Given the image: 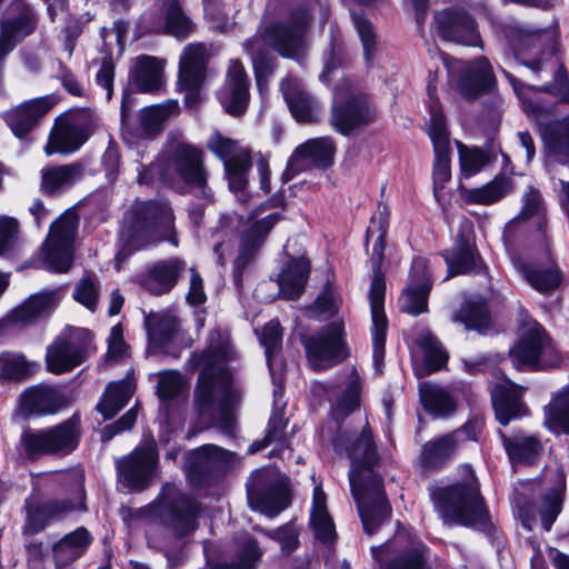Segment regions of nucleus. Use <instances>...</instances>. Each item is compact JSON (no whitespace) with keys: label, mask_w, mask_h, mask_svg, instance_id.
Instances as JSON below:
<instances>
[{"label":"nucleus","mask_w":569,"mask_h":569,"mask_svg":"<svg viewBox=\"0 0 569 569\" xmlns=\"http://www.w3.org/2000/svg\"><path fill=\"white\" fill-rule=\"evenodd\" d=\"M229 340L220 331H213L201 362L194 405L200 416L208 417L214 425L229 430L233 423L232 410L239 401V391L223 361L231 357Z\"/></svg>","instance_id":"obj_1"},{"label":"nucleus","mask_w":569,"mask_h":569,"mask_svg":"<svg viewBox=\"0 0 569 569\" xmlns=\"http://www.w3.org/2000/svg\"><path fill=\"white\" fill-rule=\"evenodd\" d=\"M349 457L351 459V470L349 472L351 491L357 500L365 531L372 533L389 515L390 508L379 479L373 478L368 485L361 483L362 472L371 473L370 468L377 460L372 436L369 430L362 431L360 438L349 451Z\"/></svg>","instance_id":"obj_2"},{"label":"nucleus","mask_w":569,"mask_h":569,"mask_svg":"<svg viewBox=\"0 0 569 569\" xmlns=\"http://www.w3.org/2000/svg\"><path fill=\"white\" fill-rule=\"evenodd\" d=\"M310 17L307 11H297L286 23L272 26L263 34H257L243 43L244 50L252 57L257 84L260 89L272 66L267 59V47L272 46L281 56L299 58L307 44V27Z\"/></svg>","instance_id":"obj_3"},{"label":"nucleus","mask_w":569,"mask_h":569,"mask_svg":"<svg viewBox=\"0 0 569 569\" xmlns=\"http://www.w3.org/2000/svg\"><path fill=\"white\" fill-rule=\"evenodd\" d=\"M122 249L116 257V267L120 269L132 252L146 249L162 240L173 246L178 241L173 234L172 210L166 203H141L126 217V224L121 233Z\"/></svg>","instance_id":"obj_4"},{"label":"nucleus","mask_w":569,"mask_h":569,"mask_svg":"<svg viewBox=\"0 0 569 569\" xmlns=\"http://www.w3.org/2000/svg\"><path fill=\"white\" fill-rule=\"evenodd\" d=\"M467 470L470 472V478L466 483L438 489L432 497L437 509L446 521L473 526L483 522L487 512L477 481L469 467Z\"/></svg>","instance_id":"obj_5"},{"label":"nucleus","mask_w":569,"mask_h":569,"mask_svg":"<svg viewBox=\"0 0 569 569\" xmlns=\"http://www.w3.org/2000/svg\"><path fill=\"white\" fill-rule=\"evenodd\" d=\"M79 439V421L71 418L53 427L23 431L20 448L28 458L42 455H68L78 447Z\"/></svg>","instance_id":"obj_6"},{"label":"nucleus","mask_w":569,"mask_h":569,"mask_svg":"<svg viewBox=\"0 0 569 569\" xmlns=\"http://www.w3.org/2000/svg\"><path fill=\"white\" fill-rule=\"evenodd\" d=\"M512 365L519 370L545 369L558 362L543 328L535 320L520 328L519 339L509 352Z\"/></svg>","instance_id":"obj_7"},{"label":"nucleus","mask_w":569,"mask_h":569,"mask_svg":"<svg viewBox=\"0 0 569 569\" xmlns=\"http://www.w3.org/2000/svg\"><path fill=\"white\" fill-rule=\"evenodd\" d=\"M307 359L315 370L329 369L348 355V347L343 337V325L333 322L303 339Z\"/></svg>","instance_id":"obj_8"},{"label":"nucleus","mask_w":569,"mask_h":569,"mask_svg":"<svg viewBox=\"0 0 569 569\" xmlns=\"http://www.w3.org/2000/svg\"><path fill=\"white\" fill-rule=\"evenodd\" d=\"M77 227L78 217L72 211H66L52 222L42 249L48 269L66 272L70 268Z\"/></svg>","instance_id":"obj_9"},{"label":"nucleus","mask_w":569,"mask_h":569,"mask_svg":"<svg viewBox=\"0 0 569 569\" xmlns=\"http://www.w3.org/2000/svg\"><path fill=\"white\" fill-rule=\"evenodd\" d=\"M94 123V114L84 109L70 111L58 118L46 147L47 154L76 151L88 139Z\"/></svg>","instance_id":"obj_10"},{"label":"nucleus","mask_w":569,"mask_h":569,"mask_svg":"<svg viewBox=\"0 0 569 569\" xmlns=\"http://www.w3.org/2000/svg\"><path fill=\"white\" fill-rule=\"evenodd\" d=\"M270 470H257L248 483L250 507L268 517H273L287 508V483Z\"/></svg>","instance_id":"obj_11"},{"label":"nucleus","mask_w":569,"mask_h":569,"mask_svg":"<svg viewBox=\"0 0 569 569\" xmlns=\"http://www.w3.org/2000/svg\"><path fill=\"white\" fill-rule=\"evenodd\" d=\"M37 26L34 11L22 0H14L9 7V17L0 22V92L3 91L6 57L31 34Z\"/></svg>","instance_id":"obj_12"},{"label":"nucleus","mask_w":569,"mask_h":569,"mask_svg":"<svg viewBox=\"0 0 569 569\" xmlns=\"http://www.w3.org/2000/svg\"><path fill=\"white\" fill-rule=\"evenodd\" d=\"M89 340L90 332L86 329L64 331L47 349L46 363L49 371L59 375L79 366Z\"/></svg>","instance_id":"obj_13"},{"label":"nucleus","mask_w":569,"mask_h":569,"mask_svg":"<svg viewBox=\"0 0 569 569\" xmlns=\"http://www.w3.org/2000/svg\"><path fill=\"white\" fill-rule=\"evenodd\" d=\"M208 148L223 160L230 189L233 192L242 191L247 184L246 172L250 167L248 150L220 133L210 137Z\"/></svg>","instance_id":"obj_14"},{"label":"nucleus","mask_w":569,"mask_h":569,"mask_svg":"<svg viewBox=\"0 0 569 569\" xmlns=\"http://www.w3.org/2000/svg\"><path fill=\"white\" fill-rule=\"evenodd\" d=\"M157 461L153 442L137 448L117 462L120 481L130 490L143 489L154 475Z\"/></svg>","instance_id":"obj_15"},{"label":"nucleus","mask_w":569,"mask_h":569,"mask_svg":"<svg viewBox=\"0 0 569 569\" xmlns=\"http://www.w3.org/2000/svg\"><path fill=\"white\" fill-rule=\"evenodd\" d=\"M451 81H453L461 92L468 99L475 98L486 90L492 82V70L489 61L485 58L473 63L463 61L449 62L445 58Z\"/></svg>","instance_id":"obj_16"},{"label":"nucleus","mask_w":569,"mask_h":569,"mask_svg":"<svg viewBox=\"0 0 569 569\" xmlns=\"http://www.w3.org/2000/svg\"><path fill=\"white\" fill-rule=\"evenodd\" d=\"M207 50L201 43L184 48L179 62L178 86L188 91L186 103L193 107L198 102V90L204 80Z\"/></svg>","instance_id":"obj_17"},{"label":"nucleus","mask_w":569,"mask_h":569,"mask_svg":"<svg viewBox=\"0 0 569 569\" xmlns=\"http://www.w3.org/2000/svg\"><path fill=\"white\" fill-rule=\"evenodd\" d=\"M340 98L337 92L331 114V124L340 133L349 134L375 119V109L365 96L350 97L345 103L340 102Z\"/></svg>","instance_id":"obj_18"},{"label":"nucleus","mask_w":569,"mask_h":569,"mask_svg":"<svg viewBox=\"0 0 569 569\" xmlns=\"http://www.w3.org/2000/svg\"><path fill=\"white\" fill-rule=\"evenodd\" d=\"M432 282L428 271V261L425 258L413 259L407 288L400 296V309L412 316L428 310V296Z\"/></svg>","instance_id":"obj_19"},{"label":"nucleus","mask_w":569,"mask_h":569,"mask_svg":"<svg viewBox=\"0 0 569 569\" xmlns=\"http://www.w3.org/2000/svg\"><path fill=\"white\" fill-rule=\"evenodd\" d=\"M218 99L230 114H241L247 109L249 103V79L243 64L239 60L230 61L224 83L218 91Z\"/></svg>","instance_id":"obj_20"},{"label":"nucleus","mask_w":569,"mask_h":569,"mask_svg":"<svg viewBox=\"0 0 569 569\" xmlns=\"http://www.w3.org/2000/svg\"><path fill=\"white\" fill-rule=\"evenodd\" d=\"M438 33L446 40L465 46H479L481 42L473 19L466 12L445 10L436 16Z\"/></svg>","instance_id":"obj_21"},{"label":"nucleus","mask_w":569,"mask_h":569,"mask_svg":"<svg viewBox=\"0 0 569 569\" xmlns=\"http://www.w3.org/2000/svg\"><path fill=\"white\" fill-rule=\"evenodd\" d=\"M56 103L54 96H44L26 101L4 113L6 122L16 137L22 138Z\"/></svg>","instance_id":"obj_22"},{"label":"nucleus","mask_w":569,"mask_h":569,"mask_svg":"<svg viewBox=\"0 0 569 569\" xmlns=\"http://www.w3.org/2000/svg\"><path fill=\"white\" fill-rule=\"evenodd\" d=\"M336 146L329 138H316L296 148L289 160V170L299 172L310 167L327 168L333 163Z\"/></svg>","instance_id":"obj_23"},{"label":"nucleus","mask_w":569,"mask_h":569,"mask_svg":"<svg viewBox=\"0 0 569 569\" xmlns=\"http://www.w3.org/2000/svg\"><path fill=\"white\" fill-rule=\"evenodd\" d=\"M385 290L383 277L376 273L371 281L369 291L372 318L373 359L376 362H379L385 355L386 332L388 326L383 310Z\"/></svg>","instance_id":"obj_24"},{"label":"nucleus","mask_w":569,"mask_h":569,"mask_svg":"<svg viewBox=\"0 0 569 569\" xmlns=\"http://www.w3.org/2000/svg\"><path fill=\"white\" fill-rule=\"evenodd\" d=\"M283 98L298 122H313L321 112L322 107L317 99L307 93L300 81L296 78H287L281 83Z\"/></svg>","instance_id":"obj_25"},{"label":"nucleus","mask_w":569,"mask_h":569,"mask_svg":"<svg viewBox=\"0 0 569 569\" xmlns=\"http://www.w3.org/2000/svg\"><path fill=\"white\" fill-rule=\"evenodd\" d=\"M184 269V262L173 258L151 266L146 273L137 277L138 283L153 295L169 292L177 283L180 273Z\"/></svg>","instance_id":"obj_26"},{"label":"nucleus","mask_w":569,"mask_h":569,"mask_svg":"<svg viewBox=\"0 0 569 569\" xmlns=\"http://www.w3.org/2000/svg\"><path fill=\"white\" fill-rule=\"evenodd\" d=\"M144 323L149 346L152 349H162L169 352L171 343H181L184 340L177 318L170 313H150L146 316Z\"/></svg>","instance_id":"obj_27"},{"label":"nucleus","mask_w":569,"mask_h":569,"mask_svg":"<svg viewBox=\"0 0 569 569\" xmlns=\"http://www.w3.org/2000/svg\"><path fill=\"white\" fill-rule=\"evenodd\" d=\"M523 389L508 379H503L492 389V405L497 419L502 425L510 420L521 417L525 413V407L521 401Z\"/></svg>","instance_id":"obj_28"},{"label":"nucleus","mask_w":569,"mask_h":569,"mask_svg":"<svg viewBox=\"0 0 569 569\" xmlns=\"http://www.w3.org/2000/svg\"><path fill=\"white\" fill-rule=\"evenodd\" d=\"M66 405V398L56 389L36 386L27 389L20 398V409L26 415H48Z\"/></svg>","instance_id":"obj_29"},{"label":"nucleus","mask_w":569,"mask_h":569,"mask_svg":"<svg viewBox=\"0 0 569 569\" xmlns=\"http://www.w3.org/2000/svg\"><path fill=\"white\" fill-rule=\"evenodd\" d=\"M173 167L178 176L188 184L202 188L206 183V174L202 168L201 152L188 144H181L176 149Z\"/></svg>","instance_id":"obj_30"},{"label":"nucleus","mask_w":569,"mask_h":569,"mask_svg":"<svg viewBox=\"0 0 569 569\" xmlns=\"http://www.w3.org/2000/svg\"><path fill=\"white\" fill-rule=\"evenodd\" d=\"M309 272L310 263L303 257L287 262L278 276L280 293L289 300L299 298L305 290Z\"/></svg>","instance_id":"obj_31"},{"label":"nucleus","mask_w":569,"mask_h":569,"mask_svg":"<svg viewBox=\"0 0 569 569\" xmlns=\"http://www.w3.org/2000/svg\"><path fill=\"white\" fill-rule=\"evenodd\" d=\"M130 77L139 90L153 91L161 86L163 61L152 56H139L132 61Z\"/></svg>","instance_id":"obj_32"},{"label":"nucleus","mask_w":569,"mask_h":569,"mask_svg":"<svg viewBox=\"0 0 569 569\" xmlns=\"http://www.w3.org/2000/svg\"><path fill=\"white\" fill-rule=\"evenodd\" d=\"M361 379L355 369H351L348 379L339 390L330 396L332 415L341 419L350 415L360 405Z\"/></svg>","instance_id":"obj_33"},{"label":"nucleus","mask_w":569,"mask_h":569,"mask_svg":"<svg viewBox=\"0 0 569 569\" xmlns=\"http://www.w3.org/2000/svg\"><path fill=\"white\" fill-rule=\"evenodd\" d=\"M83 491L79 488L72 501H50L37 510H29L28 519L34 530H40L47 521L59 520L73 510L83 509Z\"/></svg>","instance_id":"obj_34"},{"label":"nucleus","mask_w":569,"mask_h":569,"mask_svg":"<svg viewBox=\"0 0 569 569\" xmlns=\"http://www.w3.org/2000/svg\"><path fill=\"white\" fill-rule=\"evenodd\" d=\"M92 541L90 532L80 527L66 535L53 547V557L58 566H67L81 557Z\"/></svg>","instance_id":"obj_35"},{"label":"nucleus","mask_w":569,"mask_h":569,"mask_svg":"<svg viewBox=\"0 0 569 569\" xmlns=\"http://www.w3.org/2000/svg\"><path fill=\"white\" fill-rule=\"evenodd\" d=\"M56 305L57 298L53 292H41L12 310L9 320L13 325L26 326L51 311Z\"/></svg>","instance_id":"obj_36"},{"label":"nucleus","mask_w":569,"mask_h":569,"mask_svg":"<svg viewBox=\"0 0 569 569\" xmlns=\"http://www.w3.org/2000/svg\"><path fill=\"white\" fill-rule=\"evenodd\" d=\"M279 219V213H269L261 219L254 220L249 229L244 231L241 239L239 257L236 260L238 268L246 263L250 253L261 243L263 237L273 228Z\"/></svg>","instance_id":"obj_37"},{"label":"nucleus","mask_w":569,"mask_h":569,"mask_svg":"<svg viewBox=\"0 0 569 569\" xmlns=\"http://www.w3.org/2000/svg\"><path fill=\"white\" fill-rule=\"evenodd\" d=\"M81 177L82 167L78 163L44 168L41 171V189L46 193H54L71 187Z\"/></svg>","instance_id":"obj_38"},{"label":"nucleus","mask_w":569,"mask_h":569,"mask_svg":"<svg viewBox=\"0 0 569 569\" xmlns=\"http://www.w3.org/2000/svg\"><path fill=\"white\" fill-rule=\"evenodd\" d=\"M310 522L316 537L325 543L332 542L336 537L335 525L326 507V495L321 486L313 488Z\"/></svg>","instance_id":"obj_39"},{"label":"nucleus","mask_w":569,"mask_h":569,"mask_svg":"<svg viewBox=\"0 0 569 569\" xmlns=\"http://www.w3.org/2000/svg\"><path fill=\"white\" fill-rule=\"evenodd\" d=\"M542 139L549 160L559 163L569 162V117L555 127L546 128L542 131Z\"/></svg>","instance_id":"obj_40"},{"label":"nucleus","mask_w":569,"mask_h":569,"mask_svg":"<svg viewBox=\"0 0 569 569\" xmlns=\"http://www.w3.org/2000/svg\"><path fill=\"white\" fill-rule=\"evenodd\" d=\"M443 257L448 266V277L470 272L480 264L472 244L463 237L459 238L452 250L443 253Z\"/></svg>","instance_id":"obj_41"},{"label":"nucleus","mask_w":569,"mask_h":569,"mask_svg":"<svg viewBox=\"0 0 569 569\" xmlns=\"http://www.w3.org/2000/svg\"><path fill=\"white\" fill-rule=\"evenodd\" d=\"M136 389L133 379L127 376L119 382L110 383L107 388L103 399L98 403V410L106 419L112 418L128 400L132 397Z\"/></svg>","instance_id":"obj_42"},{"label":"nucleus","mask_w":569,"mask_h":569,"mask_svg":"<svg viewBox=\"0 0 569 569\" xmlns=\"http://www.w3.org/2000/svg\"><path fill=\"white\" fill-rule=\"evenodd\" d=\"M463 430H456L437 440L427 442L421 452V459L426 466L436 467L451 457L462 441Z\"/></svg>","instance_id":"obj_43"},{"label":"nucleus","mask_w":569,"mask_h":569,"mask_svg":"<svg viewBox=\"0 0 569 569\" xmlns=\"http://www.w3.org/2000/svg\"><path fill=\"white\" fill-rule=\"evenodd\" d=\"M545 426L553 432L569 433V388L556 393L545 407Z\"/></svg>","instance_id":"obj_44"},{"label":"nucleus","mask_w":569,"mask_h":569,"mask_svg":"<svg viewBox=\"0 0 569 569\" xmlns=\"http://www.w3.org/2000/svg\"><path fill=\"white\" fill-rule=\"evenodd\" d=\"M282 332L278 321H269L262 329L259 339L266 350V358L271 376L277 383L281 379L282 365L278 359L277 351L281 345Z\"/></svg>","instance_id":"obj_45"},{"label":"nucleus","mask_w":569,"mask_h":569,"mask_svg":"<svg viewBox=\"0 0 569 569\" xmlns=\"http://www.w3.org/2000/svg\"><path fill=\"white\" fill-rule=\"evenodd\" d=\"M517 268L525 280L542 293L555 290L562 280V276L556 267L540 268L520 263Z\"/></svg>","instance_id":"obj_46"},{"label":"nucleus","mask_w":569,"mask_h":569,"mask_svg":"<svg viewBox=\"0 0 569 569\" xmlns=\"http://www.w3.org/2000/svg\"><path fill=\"white\" fill-rule=\"evenodd\" d=\"M199 511L194 500L182 497L170 509L169 525L178 536H184L196 529V516Z\"/></svg>","instance_id":"obj_47"},{"label":"nucleus","mask_w":569,"mask_h":569,"mask_svg":"<svg viewBox=\"0 0 569 569\" xmlns=\"http://www.w3.org/2000/svg\"><path fill=\"white\" fill-rule=\"evenodd\" d=\"M420 400L425 409L436 416L450 413L456 408V401L447 390L429 382L420 386Z\"/></svg>","instance_id":"obj_48"},{"label":"nucleus","mask_w":569,"mask_h":569,"mask_svg":"<svg viewBox=\"0 0 569 569\" xmlns=\"http://www.w3.org/2000/svg\"><path fill=\"white\" fill-rule=\"evenodd\" d=\"M517 96L521 101L523 111L541 124L549 116V110L541 104L540 91L535 88L520 84L511 74L506 73Z\"/></svg>","instance_id":"obj_49"},{"label":"nucleus","mask_w":569,"mask_h":569,"mask_svg":"<svg viewBox=\"0 0 569 569\" xmlns=\"http://www.w3.org/2000/svg\"><path fill=\"white\" fill-rule=\"evenodd\" d=\"M505 448L513 462L532 463L541 452V443L533 436H516L503 439Z\"/></svg>","instance_id":"obj_50"},{"label":"nucleus","mask_w":569,"mask_h":569,"mask_svg":"<svg viewBox=\"0 0 569 569\" xmlns=\"http://www.w3.org/2000/svg\"><path fill=\"white\" fill-rule=\"evenodd\" d=\"M178 103L168 101L162 104L151 106L140 111V130L142 136H150L161 130L163 123L172 114H177Z\"/></svg>","instance_id":"obj_51"},{"label":"nucleus","mask_w":569,"mask_h":569,"mask_svg":"<svg viewBox=\"0 0 569 569\" xmlns=\"http://www.w3.org/2000/svg\"><path fill=\"white\" fill-rule=\"evenodd\" d=\"M388 224V213L386 211H379L371 218L370 226L367 230V239H369V237H376L370 258L375 270L379 269L383 260Z\"/></svg>","instance_id":"obj_52"},{"label":"nucleus","mask_w":569,"mask_h":569,"mask_svg":"<svg viewBox=\"0 0 569 569\" xmlns=\"http://www.w3.org/2000/svg\"><path fill=\"white\" fill-rule=\"evenodd\" d=\"M509 183L505 178H496L483 187L465 190V198L476 204H491L508 192Z\"/></svg>","instance_id":"obj_53"},{"label":"nucleus","mask_w":569,"mask_h":569,"mask_svg":"<svg viewBox=\"0 0 569 569\" xmlns=\"http://www.w3.org/2000/svg\"><path fill=\"white\" fill-rule=\"evenodd\" d=\"M563 488V479L558 475L557 485L552 487L543 498L540 513L542 527L546 530H550L553 521L561 511Z\"/></svg>","instance_id":"obj_54"},{"label":"nucleus","mask_w":569,"mask_h":569,"mask_svg":"<svg viewBox=\"0 0 569 569\" xmlns=\"http://www.w3.org/2000/svg\"><path fill=\"white\" fill-rule=\"evenodd\" d=\"M1 377L8 380H21L29 377L34 363L28 362L23 356L4 353L0 357Z\"/></svg>","instance_id":"obj_55"},{"label":"nucleus","mask_w":569,"mask_h":569,"mask_svg":"<svg viewBox=\"0 0 569 569\" xmlns=\"http://www.w3.org/2000/svg\"><path fill=\"white\" fill-rule=\"evenodd\" d=\"M460 171L463 178H470L478 173L486 164V154L478 148H470L457 141Z\"/></svg>","instance_id":"obj_56"},{"label":"nucleus","mask_w":569,"mask_h":569,"mask_svg":"<svg viewBox=\"0 0 569 569\" xmlns=\"http://www.w3.org/2000/svg\"><path fill=\"white\" fill-rule=\"evenodd\" d=\"M194 458L200 467L210 469L229 465L233 459V455L221 447L206 445L194 452Z\"/></svg>","instance_id":"obj_57"},{"label":"nucleus","mask_w":569,"mask_h":569,"mask_svg":"<svg viewBox=\"0 0 569 569\" xmlns=\"http://www.w3.org/2000/svg\"><path fill=\"white\" fill-rule=\"evenodd\" d=\"M418 343L425 349V360L429 372L439 370L446 363V352L440 348L438 340L429 331L421 332Z\"/></svg>","instance_id":"obj_58"},{"label":"nucleus","mask_w":569,"mask_h":569,"mask_svg":"<svg viewBox=\"0 0 569 569\" xmlns=\"http://www.w3.org/2000/svg\"><path fill=\"white\" fill-rule=\"evenodd\" d=\"M453 321L465 323L466 329L483 332L489 326L487 309L482 305H468L453 317Z\"/></svg>","instance_id":"obj_59"},{"label":"nucleus","mask_w":569,"mask_h":569,"mask_svg":"<svg viewBox=\"0 0 569 569\" xmlns=\"http://www.w3.org/2000/svg\"><path fill=\"white\" fill-rule=\"evenodd\" d=\"M192 28L191 21L182 13L177 0H170L166 17L167 32L174 37H186Z\"/></svg>","instance_id":"obj_60"},{"label":"nucleus","mask_w":569,"mask_h":569,"mask_svg":"<svg viewBox=\"0 0 569 569\" xmlns=\"http://www.w3.org/2000/svg\"><path fill=\"white\" fill-rule=\"evenodd\" d=\"M428 133L433 143L435 151L450 150L449 133L446 129V122L441 111L431 109Z\"/></svg>","instance_id":"obj_61"},{"label":"nucleus","mask_w":569,"mask_h":569,"mask_svg":"<svg viewBox=\"0 0 569 569\" xmlns=\"http://www.w3.org/2000/svg\"><path fill=\"white\" fill-rule=\"evenodd\" d=\"M261 557L257 543L248 539L242 547L239 558L236 562L220 563L213 569H253Z\"/></svg>","instance_id":"obj_62"},{"label":"nucleus","mask_w":569,"mask_h":569,"mask_svg":"<svg viewBox=\"0 0 569 569\" xmlns=\"http://www.w3.org/2000/svg\"><path fill=\"white\" fill-rule=\"evenodd\" d=\"M73 298L89 310L94 311L99 298V286L96 280L91 277L80 280L74 288Z\"/></svg>","instance_id":"obj_63"},{"label":"nucleus","mask_w":569,"mask_h":569,"mask_svg":"<svg viewBox=\"0 0 569 569\" xmlns=\"http://www.w3.org/2000/svg\"><path fill=\"white\" fill-rule=\"evenodd\" d=\"M381 569H426L425 548L417 547Z\"/></svg>","instance_id":"obj_64"}]
</instances>
